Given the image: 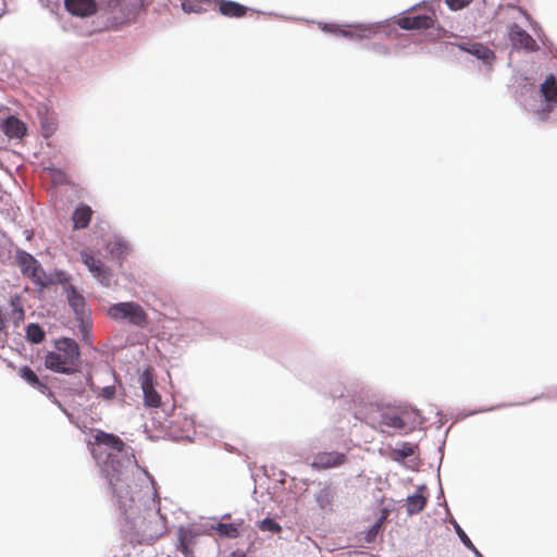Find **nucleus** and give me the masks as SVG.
Returning <instances> with one entry per match:
<instances>
[{"label":"nucleus","instance_id":"1","mask_svg":"<svg viewBox=\"0 0 557 557\" xmlns=\"http://www.w3.org/2000/svg\"><path fill=\"white\" fill-rule=\"evenodd\" d=\"M94 438L91 455L108 480L119 510L133 520L140 503L133 475L137 461L134 455L128 456V447L117 435L98 431Z\"/></svg>","mask_w":557,"mask_h":557},{"label":"nucleus","instance_id":"2","mask_svg":"<svg viewBox=\"0 0 557 557\" xmlns=\"http://www.w3.org/2000/svg\"><path fill=\"white\" fill-rule=\"evenodd\" d=\"M520 102L540 122H546L557 103V79L549 75L537 88L527 82L519 95Z\"/></svg>","mask_w":557,"mask_h":557},{"label":"nucleus","instance_id":"3","mask_svg":"<svg viewBox=\"0 0 557 557\" xmlns=\"http://www.w3.org/2000/svg\"><path fill=\"white\" fill-rule=\"evenodd\" d=\"M78 344L69 337L54 342V350L45 356V367L53 372L73 374L78 370L79 364Z\"/></svg>","mask_w":557,"mask_h":557},{"label":"nucleus","instance_id":"4","mask_svg":"<svg viewBox=\"0 0 557 557\" xmlns=\"http://www.w3.org/2000/svg\"><path fill=\"white\" fill-rule=\"evenodd\" d=\"M364 422L372 429L387 435L404 434V420L400 409L370 404L364 413Z\"/></svg>","mask_w":557,"mask_h":557},{"label":"nucleus","instance_id":"5","mask_svg":"<svg viewBox=\"0 0 557 557\" xmlns=\"http://www.w3.org/2000/svg\"><path fill=\"white\" fill-rule=\"evenodd\" d=\"M107 315L114 321H123L139 329L149 325L147 312L135 301L113 304L107 309Z\"/></svg>","mask_w":557,"mask_h":557},{"label":"nucleus","instance_id":"6","mask_svg":"<svg viewBox=\"0 0 557 557\" xmlns=\"http://www.w3.org/2000/svg\"><path fill=\"white\" fill-rule=\"evenodd\" d=\"M15 262L22 274L37 286H46V273L39 261L25 250H17Z\"/></svg>","mask_w":557,"mask_h":557},{"label":"nucleus","instance_id":"7","mask_svg":"<svg viewBox=\"0 0 557 557\" xmlns=\"http://www.w3.org/2000/svg\"><path fill=\"white\" fill-rule=\"evenodd\" d=\"M377 25H379V23L356 24V25H351V27H354L355 30H348V29L342 28L337 24L324 23L321 25V28L325 33L341 35L346 38L362 39V38L367 37L369 34H371Z\"/></svg>","mask_w":557,"mask_h":557},{"label":"nucleus","instance_id":"8","mask_svg":"<svg viewBox=\"0 0 557 557\" xmlns=\"http://www.w3.org/2000/svg\"><path fill=\"white\" fill-rule=\"evenodd\" d=\"M458 48L469 54L474 55L481 60L486 67L487 72L492 71L493 62L495 60V52L487 46L476 41H463L458 44Z\"/></svg>","mask_w":557,"mask_h":557},{"label":"nucleus","instance_id":"9","mask_svg":"<svg viewBox=\"0 0 557 557\" xmlns=\"http://www.w3.org/2000/svg\"><path fill=\"white\" fill-rule=\"evenodd\" d=\"M81 260L88 268L90 273L103 285H109L111 280V273L104 265V263L96 258L91 251H81Z\"/></svg>","mask_w":557,"mask_h":557},{"label":"nucleus","instance_id":"10","mask_svg":"<svg viewBox=\"0 0 557 557\" xmlns=\"http://www.w3.org/2000/svg\"><path fill=\"white\" fill-rule=\"evenodd\" d=\"M18 375L32 387L46 395L52 403L61 407V403L57 399L51 388L44 383L34 370L27 366L21 367L17 371Z\"/></svg>","mask_w":557,"mask_h":557},{"label":"nucleus","instance_id":"11","mask_svg":"<svg viewBox=\"0 0 557 557\" xmlns=\"http://www.w3.org/2000/svg\"><path fill=\"white\" fill-rule=\"evenodd\" d=\"M509 39L515 49H524L527 51H536L539 46L533 37L517 24L509 28Z\"/></svg>","mask_w":557,"mask_h":557},{"label":"nucleus","instance_id":"12","mask_svg":"<svg viewBox=\"0 0 557 557\" xmlns=\"http://www.w3.org/2000/svg\"><path fill=\"white\" fill-rule=\"evenodd\" d=\"M346 461V455L339 451L318 453L312 460V467L317 469H331L342 466Z\"/></svg>","mask_w":557,"mask_h":557},{"label":"nucleus","instance_id":"13","mask_svg":"<svg viewBox=\"0 0 557 557\" xmlns=\"http://www.w3.org/2000/svg\"><path fill=\"white\" fill-rule=\"evenodd\" d=\"M65 293H66V298H67L69 305L73 309L76 318L84 320V318L89 312L85 297L81 293H78L76 287H74L73 285H69L65 288Z\"/></svg>","mask_w":557,"mask_h":557},{"label":"nucleus","instance_id":"14","mask_svg":"<svg viewBox=\"0 0 557 557\" xmlns=\"http://www.w3.org/2000/svg\"><path fill=\"white\" fill-rule=\"evenodd\" d=\"M313 497L320 510L326 513L333 511L335 491L331 485L319 483V488L315 491Z\"/></svg>","mask_w":557,"mask_h":557},{"label":"nucleus","instance_id":"15","mask_svg":"<svg viewBox=\"0 0 557 557\" xmlns=\"http://www.w3.org/2000/svg\"><path fill=\"white\" fill-rule=\"evenodd\" d=\"M0 128L11 139H22L27 132L26 124L14 115L4 119Z\"/></svg>","mask_w":557,"mask_h":557},{"label":"nucleus","instance_id":"16","mask_svg":"<svg viewBox=\"0 0 557 557\" xmlns=\"http://www.w3.org/2000/svg\"><path fill=\"white\" fill-rule=\"evenodd\" d=\"M141 388L144 392L145 405L148 407H159L161 404V396L154 389L153 379L149 371H145L141 377Z\"/></svg>","mask_w":557,"mask_h":557},{"label":"nucleus","instance_id":"17","mask_svg":"<svg viewBox=\"0 0 557 557\" xmlns=\"http://www.w3.org/2000/svg\"><path fill=\"white\" fill-rule=\"evenodd\" d=\"M66 10L76 16H89L96 13L97 3L95 0H64Z\"/></svg>","mask_w":557,"mask_h":557},{"label":"nucleus","instance_id":"18","mask_svg":"<svg viewBox=\"0 0 557 557\" xmlns=\"http://www.w3.org/2000/svg\"><path fill=\"white\" fill-rule=\"evenodd\" d=\"M433 24L434 20L426 14L416 16H403L398 20L399 27L406 30L428 29L433 27Z\"/></svg>","mask_w":557,"mask_h":557},{"label":"nucleus","instance_id":"19","mask_svg":"<svg viewBox=\"0 0 557 557\" xmlns=\"http://www.w3.org/2000/svg\"><path fill=\"white\" fill-rule=\"evenodd\" d=\"M424 485H420L417 491L407 496L406 510L409 516L417 515L423 510L426 504V496L423 494Z\"/></svg>","mask_w":557,"mask_h":557},{"label":"nucleus","instance_id":"20","mask_svg":"<svg viewBox=\"0 0 557 557\" xmlns=\"http://www.w3.org/2000/svg\"><path fill=\"white\" fill-rule=\"evenodd\" d=\"M400 418L404 420V434L413 431L416 428L423 424V418L416 409H400Z\"/></svg>","mask_w":557,"mask_h":557},{"label":"nucleus","instance_id":"21","mask_svg":"<svg viewBox=\"0 0 557 557\" xmlns=\"http://www.w3.org/2000/svg\"><path fill=\"white\" fill-rule=\"evenodd\" d=\"M92 216V210L87 205H79L72 216L74 228L82 230L86 228L89 225V222Z\"/></svg>","mask_w":557,"mask_h":557},{"label":"nucleus","instance_id":"22","mask_svg":"<svg viewBox=\"0 0 557 557\" xmlns=\"http://www.w3.org/2000/svg\"><path fill=\"white\" fill-rule=\"evenodd\" d=\"M40 116L41 133L45 138L51 137L57 131V119L50 114L47 108L38 111Z\"/></svg>","mask_w":557,"mask_h":557},{"label":"nucleus","instance_id":"23","mask_svg":"<svg viewBox=\"0 0 557 557\" xmlns=\"http://www.w3.org/2000/svg\"><path fill=\"white\" fill-rule=\"evenodd\" d=\"M214 4L219 7L221 14L228 17H242L244 16V5L224 0H213Z\"/></svg>","mask_w":557,"mask_h":557},{"label":"nucleus","instance_id":"24","mask_svg":"<svg viewBox=\"0 0 557 557\" xmlns=\"http://www.w3.org/2000/svg\"><path fill=\"white\" fill-rule=\"evenodd\" d=\"M108 247L110 249L111 255L119 259L125 258L131 250L128 244L122 239L112 240Z\"/></svg>","mask_w":557,"mask_h":557},{"label":"nucleus","instance_id":"25","mask_svg":"<svg viewBox=\"0 0 557 557\" xmlns=\"http://www.w3.org/2000/svg\"><path fill=\"white\" fill-rule=\"evenodd\" d=\"M26 338L34 344H39L45 339V332L38 324L32 323L26 327Z\"/></svg>","mask_w":557,"mask_h":557},{"label":"nucleus","instance_id":"26","mask_svg":"<svg viewBox=\"0 0 557 557\" xmlns=\"http://www.w3.org/2000/svg\"><path fill=\"white\" fill-rule=\"evenodd\" d=\"M214 529L220 535L231 539L238 537L240 534L239 529L233 523H218Z\"/></svg>","mask_w":557,"mask_h":557},{"label":"nucleus","instance_id":"27","mask_svg":"<svg viewBox=\"0 0 557 557\" xmlns=\"http://www.w3.org/2000/svg\"><path fill=\"white\" fill-rule=\"evenodd\" d=\"M259 529L261 531H267L276 534L281 532L282 527L273 518L267 517L259 521Z\"/></svg>","mask_w":557,"mask_h":557},{"label":"nucleus","instance_id":"28","mask_svg":"<svg viewBox=\"0 0 557 557\" xmlns=\"http://www.w3.org/2000/svg\"><path fill=\"white\" fill-rule=\"evenodd\" d=\"M11 306H12L11 315L14 320V323L18 324L20 322H22L24 320V315H25L24 309L20 305L18 297H14L13 299H11Z\"/></svg>","mask_w":557,"mask_h":557},{"label":"nucleus","instance_id":"29","mask_svg":"<svg viewBox=\"0 0 557 557\" xmlns=\"http://www.w3.org/2000/svg\"><path fill=\"white\" fill-rule=\"evenodd\" d=\"M414 446L409 443H401L396 449L395 454L398 455L399 459H406L413 455Z\"/></svg>","mask_w":557,"mask_h":557},{"label":"nucleus","instance_id":"30","mask_svg":"<svg viewBox=\"0 0 557 557\" xmlns=\"http://www.w3.org/2000/svg\"><path fill=\"white\" fill-rule=\"evenodd\" d=\"M451 524L454 527V530L456 532V534L458 535L459 540L461 541V543L467 547H473V543L471 542V540L469 539V536L466 534V532L462 530V528L457 523L456 520H453L451 521Z\"/></svg>","mask_w":557,"mask_h":557},{"label":"nucleus","instance_id":"31","mask_svg":"<svg viewBox=\"0 0 557 557\" xmlns=\"http://www.w3.org/2000/svg\"><path fill=\"white\" fill-rule=\"evenodd\" d=\"M381 520L382 519H379L373 525H371L367 531H366V534H364V541L367 543H373L375 541V537L379 533V530L381 528Z\"/></svg>","mask_w":557,"mask_h":557},{"label":"nucleus","instance_id":"32","mask_svg":"<svg viewBox=\"0 0 557 557\" xmlns=\"http://www.w3.org/2000/svg\"><path fill=\"white\" fill-rule=\"evenodd\" d=\"M472 0H446L447 7L453 11L461 10L468 7Z\"/></svg>","mask_w":557,"mask_h":557},{"label":"nucleus","instance_id":"33","mask_svg":"<svg viewBox=\"0 0 557 557\" xmlns=\"http://www.w3.org/2000/svg\"><path fill=\"white\" fill-rule=\"evenodd\" d=\"M99 395L108 400L113 399L115 396V387L113 385L104 386L103 388H101Z\"/></svg>","mask_w":557,"mask_h":557},{"label":"nucleus","instance_id":"34","mask_svg":"<svg viewBox=\"0 0 557 557\" xmlns=\"http://www.w3.org/2000/svg\"><path fill=\"white\" fill-rule=\"evenodd\" d=\"M183 10L186 12H200L202 7L200 4H194L191 0H185L182 3Z\"/></svg>","mask_w":557,"mask_h":557},{"label":"nucleus","instance_id":"35","mask_svg":"<svg viewBox=\"0 0 557 557\" xmlns=\"http://www.w3.org/2000/svg\"><path fill=\"white\" fill-rule=\"evenodd\" d=\"M373 49H374V51H376L380 54L386 55V54L389 53L388 48L386 46H384V45H374Z\"/></svg>","mask_w":557,"mask_h":557},{"label":"nucleus","instance_id":"36","mask_svg":"<svg viewBox=\"0 0 557 557\" xmlns=\"http://www.w3.org/2000/svg\"><path fill=\"white\" fill-rule=\"evenodd\" d=\"M180 548L182 550V553L187 556V554L189 553V547L184 539V536H181L180 537Z\"/></svg>","mask_w":557,"mask_h":557},{"label":"nucleus","instance_id":"37","mask_svg":"<svg viewBox=\"0 0 557 557\" xmlns=\"http://www.w3.org/2000/svg\"><path fill=\"white\" fill-rule=\"evenodd\" d=\"M7 327V319L2 310L0 309V332L4 331Z\"/></svg>","mask_w":557,"mask_h":557},{"label":"nucleus","instance_id":"38","mask_svg":"<svg viewBox=\"0 0 557 557\" xmlns=\"http://www.w3.org/2000/svg\"><path fill=\"white\" fill-rule=\"evenodd\" d=\"M227 557H244V550L236 549L235 552L231 553Z\"/></svg>","mask_w":557,"mask_h":557},{"label":"nucleus","instance_id":"39","mask_svg":"<svg viewBox=\"0 0 557 557\" xmlns=\"http://www.w3.org/2000/svg\"><path fill=\"white\" fill-rule=\"evenodd\" d=\"M468 549H470L475 557H484L474 545L473 547H469Z\"/></svg>","mask_w":557,"mask_h":557},{"label":"nucleus","instance_id":"40","mask_svg":"<svg viewBox=\"0 0 557 557\" xmlns=\"http://www.w3.org/2000/svg\"><path fill=\"white\" fill-rule=\"evenodd\" d=\"M493 409H495V407H492V408H488V409L474 410V411L470 412V414H475L478 412H484V411H488V410H493Z\"/></svg>","mask_w":557,"mask_h":557},{"label":"nucleus","instance_id":"41","mask_svg":"<svg viewBox=\"0 0 557 557\" xmlns=\"http://www.w3.org/2000/svg\"><path fill=\"white\" fill-rule=\"evenodd\" d=\"M368 408H369V406L364 408V411H367ZM364 413L366 412H363V417L361 418L363 421H364ZM359 414H362V411H359Z\"/></svg>","mask_w":557,"mask_h":557}]
</instances>
